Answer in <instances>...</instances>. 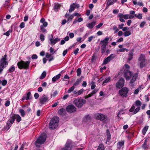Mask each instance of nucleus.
<instances>
[{"mask_svg": "<svg viewBox=\"0 0 150 150\" xmlns=\"http://www.w3.org/2000/svg\"><path fill=\"white\" fill-rule=\"evenodd\" d=\"M135 104L136 106L137 107L135 109V107L134 105L133 104L129 110V112H132L133 114H136L139 112L140 109V107H139L142 104L141 102L138 100H136L135 102Z\"/></svg>", "mask_w": 150, "mask_h": 150, "instance_id": "f257e3e1", "label": "nucleus"}, {"mask_svg": "<svg viewBox=\"0 0 150 150\" xmlns=\"http://www.w3.org/2000/svg\"><path fill=\"white\" fill-rule=\"evenodd\" d=\"M8 64L7 59V55L5 54L3 56L0 60V74L2 73L4 69L8 65Z\"/></svg>", "mask_w": 150, "mask_h": 150, "instance_id": "f03ea898", "label": "nucleus"}, {"mask_svg": "<svg viewBox=\"0 0 150 150\" xmlns=\"http://www.w3.org/2000/svg\"><path fill=\"white\" fill-rule=\"evenodd\" d=\"M59 120V118L57 117H53L50 121L49 128L51 129H54L56 128L58 126Z\"/></svg>", "mask_w": 150, "mask_h": 150, "instance_id": "7ed1b4c3", "label": "nucleus"}, {"mask_svg": "<svg viewBox=\"0 0 150 150\" xmlns=\"http://www.w3.org/2000/svg\"><path fill=\"white\" fill-rule=\"evenodd\" d=\"M138 60L139 62L140 67V68L146 67L147 65V63L144 55L141 54L138 59Z\"/></svg>", "mask_w": 150, "mask_h": 150, "instance_id": "20e7f679", "label": "nucleus"}, {"mask_svg": "<svg viewBox=\"0 0 150 150\" xmlns=\"http://www.w3.org/2000/svg\"><path fill=\"white\" fill-rule=\"evenodd\" d=\"M30 62L29 61L26 62L21 61L18 63L17 65L18 68L20 69H27L29 67Z\"/></svg>", "mask_w": 150, "mask_h": 150, "instance_id": "39448f33", "label": "nucleus"}, {"mask_svg": "<svg viewBox=\"0 0 150 150\" xmlns=\"http://www.w3.org/2000/svg\"><path fill=\"white\" fill-rule=\"evenodd\" d=\"M86 101L85 100L80 98L74 99V103L77 107L81 108L86 103Z\"/></svg>", "mask_w": 150, "mask_h": 150, "instance_id": "423d86ee", "label": "nucleus"}, {"mask_svg": "<svg viewBox=\"0 0 150 150\" xmlns=\"http://www.w3.org/2000/svg\"><path fill=\"white\" fill-rule=\"evenodd\" d=\"M46 138V135L45 133L41 134L35 142V145L37 146H39L40 145L43 144L45 141Z\"/></svg>", "mask_w": 150, "mask_h": 150, "instance_id": "0eeeda50", "label": "nucleus"}, {"mask_svg": "<svg viewBox=\"0 0 150 150\" xmlns=\"http://www.w3.org/2000/svg\"><path fill=\"white\" fill-rule=\"evenodd\" d=\"M109 38L106 37L103 40H101L100 44H102L101 46V52L102 53H104L106 50V47L108 43V41L109 40Z\"/></svg>", "mask_w": 150, "mask_h": 150, "instance_id": "6e6552de", "label": "nucleus"}, {"mask_svg": "<svg viewBox=\"0 0 150 150\" xmlns=\"http://www.w3.org/2000/svg\"><path fill=\"white\" fill-rule=\"evenodd\" d=\"M129 91V89L126 87H124L119 91V92L120 96L122 97H126Z\"/></svg>", "mask_w": 150, "mask_h": 150, "instance_id": "1a4fd4ad", "label": "nucleus"}, {"mask_svg": "<svg viewBox=\"0 0 150 150\" xmlns=\"http://www.w3.org/2000/svg\"><path fill=\"white\" fill-rule=\"evenodd\" d=\"M49 100V98L48 96L44 94H43L39 100L40 103L43 105L46 102H48Z\"/></svg>", "mask_w": 150, "mask_h": 150, "instance_id": "9d476101", "label": "nucleus"}, {"mask_svg": "<svg viewBox=\"0 0 150 150\" xmlns=\"http://www.w3.org/2000/svg\"><path fill=\"white\" fill-rule=\"evenodd\" d=\"M125 80L122 78H121L119 81L116 83V86L118 88H120L123 87L124 85Z\"/></svg>", "mask_w": 150, "mask_h": 150, "instance_id": "9b49d317", "label": "nucleus"}, {"mask_svg": "<svg viewBox=\"0 0 150 150\" xmlns=\"http://www.w3.org/2000/svg\"><path fill=\"white\" fill-rule=\"evenodd\" d=\"M66 110L69 113H71L75 112L76 110V108L74 105H71L67 107Z\"/></svg>", "mask_w": 150, "mask_h": 150, "instance_id": "f8f14e48", "label": "nucleus"}, {"mask_svg": "<svg viewBox=\"0 0 150 150\" xmlns=\"http://www.w3.org/2000/svg\"><path fill=\"white\" fill-rule=\"evenodd\" d=\"M126 70H124L122 69L123 73H124V76L126 79H129L132 76V73L129 71H127V69H125Z\"/></svg>", "mask_w": 150, "mask_h": 150, "instance_id": "ddd939ff", "label": "nucleus"}, {"mask_svg": "<svg viewBox=\"0 0 150 150\" xmlns=\"http://www.w3.org/2000/svg\"><path fill=\"white\" fill-rule=\"evenodd\" d=\"M72 146L71 143L67 141L65 144V147L62 148L61 150H71Z\"/></svg>", "mask_w": 150, "mask_h": 150, "instance_id": "4468645a", "label": "nucleus"}, {"mask_svg": "<svg viewBox=\"0 0 150 150\" xmlns=\"http://www.w3.org/2000/svg\"><path fill=\"white\" fill-rule=\"evenodd\" d=\"M48 24L47 22H45L43 24L41 25L40 26V30L43 33H45L47 31V30L45 28L47 25Z\"/></svg>", "mask_w": 150, "mask_h": 150, "instance_id": "2eb2a0df", "label": "nucleus"}, {"mask_svg": "<svg viewBox=\"0 0 150 150\" xmlns=\"http://www.w3.org/2000/svg\"><path fill=\"white\" fill-rule=\"evenodd\" d=\"M14 118H13L12 119L11 118V119H9L8 120V121L7 123H6V129H7V130H8L11 126L12 124L14 122Z\"/></svg>", "mask_w": 150, "mask_h": 150, "instance_id": "dca6fc26", "label": "nucleus"}, {"mask_svg": "<svg viewBox=\"0 0 150 150\" xmlns=\"http://www.w3.org/2000/svg\"><path fill=\"white\" fill-rule=\"evenodd\" d=\"M49 40L50 41V43L51 44L54 45L57 42L59 41L60 40V39L58 38H56L54 40L53 36L52 35V37L50 38Z\"/></svg>", "mask_w": 150, "mask_h": 150, "instance_id": "f3484780", "label": "nucleus"}, {"mask_svg": "<svg viewBox=\"0 0 150 150\" xmlns=\"http://www.w3.org/2000/svg\"><path fill=\"white\" fill-rule=\"evenodd\" d=\"M13 118H14V121H15V119H16V121L18 122H19L21 120V117L19 115H12L11 117V118L12 119Z\"/></svg>", "mask_w": 150, "mask_h": 150, "instance_id": "a211bd4d", "label": "nucleus"}, {"mask_svg": "<svg viewBox=\"0 0 150 150\" xmlns=\"http://www.w3.org/2000/svg\"><path fill=\"white\" fill-rule=\"evenodd\" d=\"M137 73H135L134 74H132L131 77L129 78H131V81H130V83H132L134 82L136 80L137 78Z\"/></svg>", "mask_w": 150, "mask_h": 150, "instance_id": "6ab92c4d", "label": "nucleus"}, {"mask_svg": "<svg viewBox=\"0 0 150 150\" xmlns=\"http://www.w3.org/2000/svg\"><path fill=\"white\" fill-rule=\"evenodd\" d=\"M97 119L100 120H103L105 119V116L99 113L97 114L96 116Z\"/></svg>", "mask_w": 150, "mask_h": 150, "instance_id": "aec40b11", "label": "nucleus"}, {"mask_svg": "<svg viewBox=\"0 0 150 150\" xmlns=\"http://www.w3.org/2000/svg\"><path fill=\"white\" fill-rule=\"evenodd\" d=\"M84 91L85 90L83 88L81 89L80 90L76 92L74 91V93L75 96L77 97L81 95L82 94Z\"/></svg>", "mask_w": 150, "mask_h": 150, "instance_id": "412c9836", "label": "nucleus"}, {"mask_svg": "<svg viewBox=\"0 0 150 150\" xmlns=\"http://www.w3.org/2000/svg\"><path fill=\"white\" fill-rule=\"evenodd\" d=\"M130 15H129V19H132L135 17L136 15L135 14V12L133 11H130Z\"/></svg>", "mask_w": 150, "mask_h": 150, "instance_id": "4be33fe9", "label": "nucleus"}, {"mask_svg": "<svg viewBox=\"0 0 150 150\" xmlns=\"http://www.w3.org/2000/svg\"><path fill=\"white\" fill-rule=\"evenodd\" d=\"M107 140L106 142V144L108 142H109L111 138V135L110 134L109 130L108 129H107L106 131Z\"/></svg>", "mask_w": 150, "mask_h": 150, "instance_id": "5701e85b", "label": "nucleus"}, {"mask_svg": "<svg viewBox=\"0 0 150 150\" xmlns=\"http://www.w3.org/2000/svg\"><path fill=\"white\" fill-rule=\"evenodd\" d=\"M61 74H58V75L55 76L52 79V81L53 82H55L57 80H58L60 78Z\"/></svg>", "mask_w": 150, "mask_h": 150, "instance_id": "b1692460", "label": "nucleus"}, {"mask_svg": "<svg viewBox=\"0 0 150 150\" xmlns=\"http://www.w3.org/2000/svg\"><path fill=\"white\" fill-rule=\"evenodd\" d=\"M96 23V22L93 21L90 23L87 24H86V26L89 28H93Z\"/></svg>", "mask_w": 150, "mask_h": 150, "instance_id": "393cba45", "label": "nucleus"}, {"mask_svg": "<svg viewBox=\"0 0 150 150\" xmlns=\"http://www.w3.org/2000/svg\"><path fill=\"white\" fill-rule=\"evenodd\" d=\"M143 88H142V86H139L137 89L135 90L134 91V94H138L139 92L140 91L142 90L143 89Z\"/></svg>", "mask_w": 150, "mask_h": 150, "instance_id": "a878e982", "label": "nucleus"}, {"mask_svg": "<svg viewBox=\"0 0 150 150\" xmlns=\"http://www.w3.org/2000/svg\"><path fill=\"white\" fill-rule=\"evenodd\" d=\"M133 50H132L129 52L128 57V60H131L133 58Z\"/></svg>", "mask_w": 150, "mask_h": 150, "instance_id": "bb28decb", "label": "nucleus"}, {"mask_svg": "<svg viewBox=\"0 0 150 150\" xmlns=\"http://www.w3.org/2000/svg\"><path fill=\"white\" fill-rule=\"evenodd\" d=\"M61 6V5L58 3H55L54 4V10L55 11H57L58 9H59V8Z\"/></svg>", "mask_w": 150, "mask_h": 150, "instance_id": "cd10ccee", "label": "nucleus"}, {"mask_svg": "<svg viewBox=\"0 0 150 150\" xmlns=\"http://www.w3.org/2000/svg\"><path fill=\"white\" fill-rule=\"evenodd\" d=\"M83 20V18L81 17L78 18L77 19L76 18L74 20L73 22V23L75 24L77 22H80L82 21Z\"/></svg>", "mask_w": 150, "mask_h": 150, "instance_id": "c85d7f7f", "label": "nucleus"}, {"mask_svg": "<svg viewBox=\"0 0 150 150\" xmlns=\"http://www.w3.org/2000/svg\"><path fill=\"white\" fill-rule=\"evenodd\" d=\"M91 119V117L89 115L86 116L83 118V121L85 122H87Z\"/></svg>", "mask_w": 150, "mask_h": 150, "instance_id": "c756f323", "label": "nucleus"}, {"mask_svg": "<svg viewBox=\"0 0 150 150\" xmlns=\"http://www.w3.org/2000/svg\"><path fill=\"white\" fill-rule=\"evenodd\" d=\"M117 0H108L107 4V6H109L112 4L114 2H115Z\"/></svg>", "mask_w": 150, "mask_h": 150, "instance_id": "7c9ffc66", "label": "nucleus"}, {"mask_svg": "<svg viewBox=\"0 0 150 150\" xmlns=\"http://www.w3.org/2000/svg\"><path fill=\"white\" fill-rule=\"evenodd\" d=\"M124 141H122L121 142H119L117 144L118 147L119 148H120L124 144Z\"/></svg>", "mask_w": 150, "mask_h": 150, "instance_id": "2f4dec72", "label": "nucleus"}, {"mask_svg": "<svg viewBox=\"0 0 150 150\" xmlns=\"http://www.w3.org/2000/svg\"><path fill=\"white\" fill-rule=\"evenodd\" d=\"M123 34L125 37H127L131 35V33L130 31H127L124 32Z\"/></svg>", "mask_w": 150, "mask_h": 150, "instance_id": "473e14b6", "label": "nucleus"}, {"mask_svg": "<svg viewBox=\"0 0 150 150\" xmlns=\"http://www.w3.org/2000/svg\"><path fill=\"white\" fill-rule=\"evenodd\" d=\"M46 72L44 71L42 74L41 76L40 77V79H44L46 76Z\"/></svg>", "mask_w": 150, "mask_h": 150, "instance_id": "72a5a7b5", "label": "nucleus"}, {"mask_svg": "<svg viewBox=\"0 0 150 150\" xmlns=\"http://www.w3.org/2000/svg\"><path fill=\"white\" fill-rule=\"evenodd\" d=\"M149 127L148 126H146L145 127L143 128L142 130V133L143 134H145L148 128Z\"/></svg>", "mask_w": 150, "mask_h": 150, "instance_id": "f704fd0d", "label": "nucleus"}, {"mask_svg": "<svg viewBox=\"0 0 150 150\" xmlns=\"http://www.w3.org/2000/svg\"><path fill=\"white\" fill-rule=\"evenodd\" d=\"M74 6V5H73V4L70 6V8L69 9V12L71 13L74 10L75 8Z\"/></svg>", "mask_w": 150, "mask_h": 150, "instance_id": "c9c22d12", "label": "nucleus"}, {"mask_svg": "<svg viewBox=\"0 0 150 150\" xmlns=\"http://www.w3.org/2000/svg\"><path fill=\"white\" fill-rule=\"evenodd\" d=\"M125 69H127V70L128 71L129 70L130 67L127 64H125L124 65V67H123L122 69L124 70H126Z\"/></svg>", "mask_w": 150, "mask_h": 150, "instance_id": "e433bc0d", "label": "nucleus"}, {"mask_svg": "<svg viewBox=\"0 0 150 150\" xmlns=\"http://www.w3.org/2000/svg\"><path fill=\"white\" fill-rule=\"evenodd\" d=\"M110 61V59H109V58L107 57V58H105L104 60L103 64H107L108 62Z\"/></svg>", "mask_w": 150, "mask_h": 150, "instance_id": "4c0bfd02", "label": "nucleus"}, {"mask_svg": "<svg viewBox=\"0 0 150 150\" xmlns=\"http://www.w3.org/2000/svg\"><path fill=\"white\" fill-rule=\"evenodd\" d=\"M147 139L145 140L144 142L142 145V147L144 149H146L147 148L146 144Z\"/></svg>", "mask_w": 150, "mask_h": 150, "instance_id": "58836bf2", "label": "nucleus"}, {"mask_svg": "<svg viewBox=\"0 0 150 150\" xmlns=\"http://www.w3.org/2000/svg\"><path fill=\"white\" fill-rule=\"evenodd\" d=\"M97 150H104L103 145L102 144H100Z\"/></svg>", "mask_w": 150, "mask_h": 150, "instance_id": "ea45409f", "label": "nucleus"}, {"mask_svg": "<svg viewBox=\"0 0 150 150\" xmlns=\"http://www.w3.org/2000/svg\"><path fill=\"white\" fill-rule=\"evenodd\" d=\"M116 56V55L115 54H112L110 55V56L108 57V58H109V59L110 60V61L113 59Z\"/></svg>", "mask_w": 150, "mask_h": 150, "instance_id": "a19ab883", "label": "nucleus"}, {"mask_svg": "<svg viewBox=\"0 0 150 150\" xmlns=\"http://www.w3.org/2000/svg\"><path fill=\"white\" fill-rule=\"evenodd\" d=\"M110 77L106 78L103 81V83L104 84L105 83H107L109 82L110 81Z\"/></svg>", "mask_w": 150, "mask_h": 150, "instance_id": "79ce46f5", "label": "nucleus"}, {"mask_svg": "<svg viewBox=\"0 0 150 150\" xmlns=\"http://www.w3.org/2000/svg\"><path fill=\"white\" fill-rule=\"evenodd\" d=\"M19 112L21 113V115L22 117H24L25 115V112L22 109L19 110Z\"/></svg>", "mask_w": 150, "mask_h": 150, "instance_id": "37998d69", "label": "nucleus"}, {"mask_svg": "<svg viewBox=\"0 0 150 150\" xmlns=\"http://www.w3.org/2000/svg\"><path fill=\"white\" fill-rule=\"evenodd\" d=\"M15 70V67L14 66L11 67L8 70V71L10 73H12Z\"/></svg>", "mask_w": 150, "mask_h": 150, "instance_id": "c03bdc74", "label": "nucleus"}, {"mask_svg": "<svg viewBox=\"0 0 150 150\" xmlns=\"http://www.w3.org/2000/svg\"><path fill=\"white\" fill-rule=\"evenodd\" d=\"M76 72L77 73V75L78 76H80L81 73V69L80 68H78Z\"/></svg>", "mask_w": 150, "mask_h": 150, "instance_id": "a18cd8bd", "label": "nucleus"}, {"mask_svg": "<svg viewBox=\"0 0 150 150\" xmlns=\"http://www.w3.org/2000/svg\"><path fill=\"white\" fill-rule=\"evenodd\" d=\"M113 30H114V33H117L118 30L119 29L117 28L115 26H114L113 28Z\"/></svg>", "mask_w": 150, "mask_h": 150, "instance_id": "49530a36", "label": "nucleus"}, {"mask_svg": "<svg viewBox=\"0 0 150 150\" xmlns=\"http://www.w3.org/2000/svg\"><path fill=\"white\" fill-rule=\"evenodd\" d=\"M75 87L74 86H72L69 88L68 91V93H70L74 89Z\"/></svg>", "mask_w": 150, "mask_h": 150, "instance_id": "de8ad7c7", "label": "nucleus"}, {"mask_svg": "<svg viewBox=\"0 0 150 150\" xmlns=\"http://www.w3.org/2000/svg\"><path fill=\"white\" fill-rule=\"evenodd\" d=\"M31 95V93L30 92H28L27 93L26 100H28L29 99Z\"/></svg>", "mask_w": 150, "mask_h": 150, "instance_id": "09e8293b", "label": "nucleus"}, {"mask_svg": "<svg viewBox=\"0 0 150 150\" xmlns=\"http://www.w3.org/2000/svg\"><path fill=\"white\" fill-rule=\"evenodd\" d=\"M40 40L43 41L45 39V36L43 34H41L40 35Z\"/></svg>", "mask_w": 150, "mask_h": 150, "instance_id": "8fccbe9b", "label": "nucleus"}, {"mask_svg": "<svg viewBox=\"0 0 150 150\" xmlns=\"http://www.w3.org/2000/svg\"><path fill=\"white\" fill-rule=\"evenodd\" d=\"M74 17V15L73 14H72L68 18L67 21H71L72 19Z\"/></svg>", "mask_w": 150, "mask_h": 150, "instance_id": "3c124183", "label": "nucleus"}, {"mask_svg": "<svg viewBox=\"0 0 150 150\" xmlns=\"http://www.w3.org/2000/svg\"><path fill=\"white\" fill-rule=\"evenodd\" d=\"M1 83L3 86H4L5 85H6V84H7V81L6 80H4L2 81H1Z\"/></svg>", "mask_w": 150, "mask_h": 150, "instance_id": "603ef678", "label": "nucleus"}, {"mask_svg": "<svg viewBox=\"0 0 150 150\" xmlns=\"http://www.w3.org/2000/svg\"><path fill=\"white\" fill-rule=\"evenodd\" d=\"M136 16L137 18L139 19H141L142 18V14L140 13L139 14L137 15H136Z\"/></svg>", "mask_w": 150, "mask_h": 150, "instance_id": "864d4df0", "label": "nucleus"}, {"mask_svg": "<svg viewBox=\"0 0 150 150\" xmlns=\"http://www.w3.org/2000/svg\"><path fill=\"white\" fill-rule=\"evenodd\" d=\"M103 25V23H101L99 24L98 25H96V27L97 28H99L101 27Z\"/></svg>", "mask_w": 150, "mask_h": 150, "instance_id": "5fc2aeb1", "label": "nucleus"}, {"mask_svg": "<svg viewBox=\"0 0 150 150\" xmlns=\"http://www.w3.org/2000/svg\"><path fill=\"white\" fill-rule=\"evenodd\" d=\"M25 26V24L24 22H22L20 25V27L21 28H23Z\"/></svg>", "mask_w": 150, "mask_h": 150, "instance_id": "6e6d98bb", "label": "nucleus"}, {"mask_svg": "<svg viewBox=\"0 0 150 150\" xmlns=\"http://www.w3.org/2000/svg\"><path fill=\"white\" fill-rule=\"evenodd\" d=\"M79 84V79H77V81L74 83L73 86L74 87L77 85H78Z\"/></svg>", "mask_w": 150, "mask_h": 150, "instance_id": "4d7b16f0", "label": "nucleus"}, {"mask_svg": "<svg viewBox=\"0 0 150 150\" xmlns=\"http://www.w3.org/2000/svg\"><path fill=\"white\" fill-rule=\"evenodd\" d=\"M64 110L63 108L60 109L58 111V113L60 114H62L63 112L64 111Z\"/></svg>", "mask_w": 150, "mask_h": 150, "instance_id": "13d9d810", "label": "nucleus"}, {"mask_svg": "<svg viewBox=\"0 0 150 150\" xmlns=\"http://www.w3.org/2000/svg\"><path fill=\"white\" fill-rule=\"evenodd\" d=\"M146 23V22L144 21L142 22L140 25V27L141 28H143L144 27V26L145 25Z\"/></svg>", "mask_w": 150, "mask_h": 150, "instance_id": "bf43d9fd", "label": "nucleus"}, {"mask_svg": "<svg viewBox=\"0 0 150 150\" xmlns=\"http://www.w3.org/2000/svg\"><path fill=\"white\" fill-rule=\"evenodd\" d=\"M39 95L38 93H35L34 95V98L35 99H38L39 97Z\"/></svg>", "mask_w": 150, "mask_h": 150, "instance_id": "052dcab7", "label": "nucleus"}, {"mask_svg": "<svg viewBox=\"0 0 150 150\" xmlns=\"http://www.w3.org/2000/svg\"><path fill=\"white\" fill-rule=\"evenodd\" d=\"M123 40V38H120L119 39H118L117 41V42H122Z\"/></svg>", "mask_w": 150, "mask_h": 150, "instance_id": "680f3d73", "label": "nucleus"}, {"mask_svg": "<svg viewBox=\"0 0 150 150\" xmlns=\"http://www.w3.org/2000/svg\"><path fill=\"white\" fill-rule=\"evenodd\" d=\"M31 58L33 59H37L38 58V56L36 54H34L32 55Z\"/></svg>", "mask_w": 150, "mask_h": 150, "instance_id": "e2e57ef3", "label": "nucleus"}, {"mask_svg": "<svg viewBox=\"0 0 150 150\" xmlns=\"http://www.w3.org/2000/svg\"><path fill=\"white\" fill-rule=\"evenodd\" d=\"M10 103V101L8 100L6 101V103H5V106L6 107H8Z\"/></svg>", "mask_w": 150, "mask_h": 150, "instance_id": "0e129e2a", "label": "nucleus"}, {"mask_svg": "<svg viewBox=\"0 0 150 150\" xmlns=\"http://www.w3.org/2000/svg\"><path fill=\"white\" fill-rule=\"evenodd\" d=\"M124 26V24L122 23L120 25H118V28L120 29H122L123 28V27Z\"/></svg>", "mask_w": 150, "mask_h": 150, "instance_id": "69168bd1", "label": "nucleus"}, {"mask_svg": "<svg viewBox=\"0 0 150 150\" xmlns=\"http://www.w3.org/2000/svg\"><path fill=\"white\" fill-rule=\"evenodd\" d=\"M98 89H96L93 90L91 93H92L93 95L96 93L97 92H98Z\"/></svg>", "mask_w": 150, "mask_h": 150, "instance_id": "338daca9", "label": "nucleus"}, {"mask_svg": "<svg viewBox=\"0 0 150 150\" xmlns=\"http://www.w3.org/2000/svg\"><path fill=\"white\" fill-rule=\"evenodd\" d=\"M10 33V31L9 30L6 33H4V35H6L7 36H9Z\"/></svg>", "mask_w": 150, "mask_h": 150, "instance_id": "774afa93", "label": "nucleus"}]
</instances>
